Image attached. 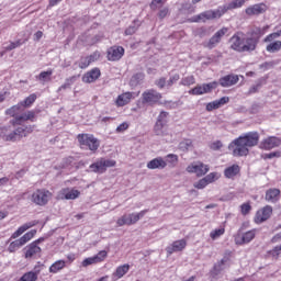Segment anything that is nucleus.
Instances as JSON below:
<instances>
[{
	"label": "nucleus",
	"mask_w": 281,
	"mask_h": 281,
	"mask_svg": "<svg viewBox=\"0 0 281 281\" xmlns=\"http://www.w3.org/2000/svg\"><path fill=\"white\" fill-rule=\"evenodd\" d=\"M245 45V34L237 33L231 38V47L235 52H243V47Z\"/></svg>",
	"instance_id": "2eb2a0df"
},
{
	"label": "nucleus",
	"mask_w": 281,
	"mask_h": 281,
	"mask_svg": "<svg viewBox=\"0 0 281 281\" xmlns=\"http://www.w3.org/2000/svg\"><path fill=\"white\" fill-rule=\"evenodd\" d=\"M245 12L248 16H258V14H263V12H267V4L257 3L254 5H250L246 8Z\"/></svg>",
	"instance_id": "6ab92c4d"
},
{
	"label": "nucleus",
	"mask_w": 281,
	"mask_h": 281,
	"mask_svg": "<svg viewBox=\"0 0 281 281\" xmlns=\"http://www.w3.org/2000/svg\"><path fill=\"white\" fill-rule=\"evenodd\" d=\"M82 267H90V265H97L94 257H89L86 258L82 262H81Z\"/></svg>",
	"instance_id": "bf43d9fd"
},
{
	"label": "nucleus",
	"mask_w": 281,
	"mask_h": 281,
	"mask_svg": "<svg viewBox=\"0 0 281 281\" xmlns=\"http://www.w3.org/2000/svg\"><path fill=\"white\" fill-rule=\"evenodd\" d=\"M258 142H260V134L258 132H248L234 139L228 148L233 150L234 157H245L249 155V148L258 146Z\"/></svg>",
	"instance_id": "f257e3e1"
},
{
	"label": "nucleus",
	"mask_w": 281,
	"mask_h": 281,
	"mask_svg": "<svg viewBox=\"0 0 281 281\" xmlns=\"http://www.w3.org/2000/svg\"><path fill=\"white\" fill-rule=\"evenodd\" d=\"M34 112L29 111L26 113H23L15 117V124H21V122H27L30 120L31 122H34Z\"/></svg>",
	"instance_id": "72a5a7b5"
},
{
	"label": "nucleus",
	"mask_w": 281,
	"mask_h": 281,
	"mask_svg": "<svg viewBox=\"0 0 281 281\" xmlns=\"http://www.w3.org/2000/svg\"><path fill=\"white\" fill-rule=\"evenodd\" d=\"M224 234H225V227L222 226V227L213 229L210 233V238H211V240H218V238H221V236H223Z\"/></svg>",
	"instance_id": "4c0bfd02"
},
{
	"label": "nucleus",
	"mask_w": 281,
	"mask_h": 281,
	"mask_svg": "<svg viewBox=\"0 0 281 281\" xmlns=\"http://www.w3.org/2000/svg\"><path fill=\"white\" fill-rule=\"evenodd\" d=\"M202 87L204 89V93H211L214 91V89H216V87H218V82L212 81L210 83H203Z\"/></svg>",
	"instance_id": "de8ad7c7"
},
{
	"label": "nucleus",
	"mask_w": 281,
	"mask_h": 281,
	"mask_svg": "<svg viewBox=\"0 0 281 281\" xmlns=\"http://www.w3.org/2000/svg\"><path fill=\"white\" fill-rule=\"evenodd\" d=\"M238 172H240V167L238 165H232L224 170V176L226 179H234Z\"/></svg>",
	"instance_id": "2f4dec72"
},
{
	"label": "nucleus",
	"mask_w": 281,
	"mask_h": 281,
	"mask_svg": "<svg viewBox=\"0 0 281 281\" xmlns=\"http://www.w3.org/2000/svg\"><path fill=\"white\" fill-rule=\"evenodd\" d=\"M168 166V162L164 157H157L147 162L148 170H164Z\"/></svg>",
	"instance_id": "412c9836"
},
{
	"label": "nucleus",
	"mask_w": 281,
	"mask_h": 281,
	"mask_svg": "<svg viewBox=\"0 0 281 281\" xmlns=\"http://www.w3.org/2000/svg\"><path fill=\"white\" fill-rule=\"evenodd\" d=\"M187 172L196 175V177H205V173L210 172V166L201 161H195L187 167Z\"/></svg>",
	"instance_id": "9b49d317"
},
{
	"label": "nucleus",
	"mask_w": 281,
	"mask_h": 281,
	"mask_svg": "<svg viewBox=\"0 0 281 281\" xmlns=\"http://www.w3.org/2000/svg\"><path fill=\"white\" fill-rule=\"evenodd\" d=\"M165 126L166 125H164V123L156 122L155 127H154L155 134L156 135H165V132H164Z\"/></svg>",
	"instance_id": "864d4df0"
},
{
	"label": "nucleus",
	"mask_w": 281,
	"mask_h": 281,
	"mask_svg": "<svg viewBox=\"0 0 281 281\" xmlns=\"http://www.w3.org/2000/svg\"><path fill=\"white\" fill-rule=\"evenodd\" d=\"M281 144V139L276 136H269L266 139L261 140L259 148L262 150H273L278 148Z\"/></svg>",
	"instance_id": "4468645a"
},
{
	"label": "nucleus",
	"mask_w": 281,
	"mask_h": 281,
	"mask_svg": "<svg viewBox=\"0 0 281 281\" xmlns=\"http://www.w3.org/2000/svg\"><path fill=\"white\" fill-rule=\"evenodd\" d=\"M135 32H137V26L131 25L130 27H127L125 30V36H133V34H135Z\"/></svg>",
	"instance_id": "e2e57ef3"
},
{
	"label": "nucleus",
	"mask_w": 281,
	"mask_h": 281,
	"mask_svg": "<svg viewBox=\"0 0 281 281\" xmlns=\"http://www.w3.org/2000/svg\"><path fill=\"white\" fill-rule=\"evenodd\" d=\"M221 179L220 172H211L204 177V180H206V183L210 186V183H214Z\"/></svg>",
	"instance_id": "58836bf2"
},
{
	"label": "nucleus",
	"mask_w": 281,
	"mask_h": 281,
	"mask_svg": "<svg viewBox=\"0 0 281 281\" xmlns=\"http://www.w3.org/2000/svg\"><path fill=\"white\" fill-rule=\"evenodd\" d=\"M258 45V40L254 37H244V47L241 52H254Z\"/></svg>",
	"instance_id": "bb28decb"
},
{
	"label": "nucleus",
	"mask_w": 281,
	"mask_h": 281,
	"mask_svg": "<svg viewBox=\"0 0 281 281\" xmlns=\"http://www.w3.org/2000/svg\"><path fill=\"white\" fill-rule=\"evenodd\" d=\"M280 200V189H269L266 192V201L269 203H278Z\"/></svg>",
	"instance_id": "c756f323"
},
{
	"label": "nucleus",
	"mask_w": 281,
	"mask_h": 281,
	"mask_svg": "<svg viewBox=\"0 0 281 281\" xmlns=\"http://www.w3.org/2000/svg\"><path fill=\"white\" fill-rule=\"evenodd\" d=\"M240 210H241V214L244 216H247V214H249V212H251V205L249 203H244V204H241Z\"/></svg>",
	"instance_id": "4d7b16f0"
},
{
	"label": "nucleus",
	"mask_w": 281,
	"mask_h": 281,
	"mask_svg": "<svg viewBox=\"0 0 281 281\" xmlns=\"http://www.w3.org/2000/svg\"><path fill=\"white\" fill-rule=\"evenodd\" d=\"M229 102V97H222L218 100L210 102L206 104V111H214L216 109H221V106H225Z\"/></svg>",
	"instance_id": "a878e982"
},
{
	"label": "nucleus",
	"mask_w": 281,
	"mask_h": 281,
	"mask_svg": "<svg viewBox=\"0 0 281 281\" xmlns=\"http://www.w3.org/2000/svg\"><path fill=\"white\" fill-rule=\"evenodd\" d=\"M254 238H256V229L248 231L243 235H237L235 237V243L236 245H247L251 243Z\"/></svg>",
	"instance_id": "a211bd4d"
},
{
	"label": "nucleus",
	"mask_w": 281,
	"mask_h": 281,
	"mask_svg": "<svg viewBox=\"0 0 281 281\" xmlns=\"http://www.w3.org/2000/svg\"><path fill=\"white\" fill-rule=\"evenodd\" d=\"M100 76H101L100 68H93L83 75L82 81L87 83L95 82V80H98Z\"/></svg>",
	"instance_id": "393cba45"
},
{
	"label": "nucleus",
	"mask_w": 281,
	"mask_h": 281,
	"mask_svg": "<svg viewBox=\"0 0 281 281\" xmlns=\"http://www.w3.org/2000/svg\"><path fill=\"white\" fill-rule=\"evenodd\" d=\"M36 93H32L30 94L25 100H23L22 102H20V104H22V109L23 106H30L32 105L33 103L36 102Z\"/></svg>",
	"instance_id": "49530a36"
},
{
	"label": "nucleus",
	"mask_w": 281,
	"mask_h": 281,
	"mask_svg": "<svg viewBox=\"0 0 281 281\" xmlns=\"http://www.w3.org/2000/svg\"><path fill=\"white\" fill-rule=\"evenodd\" d=\"M76 82V77H70L65 80V82L57 89V92L65 91V89H71V85Z\"/></svg>",
	"instance_id": "a19ab883"
},
{
	"label": "nucleus",
	"mask_w": 281,
	"mask_h": 281,
	"mask_svg": "<svg viewBox=\"0 0 281 281\" xmlns=\"http://www.w3.org/2000/svg\"><path fill=\"white\" fill-rule=\"evenodd\" d=\"M180 150H190L192 148V140L191 139H184L179 144Z\"/></svg>",
	"instance_id": "603ef678"
},
{
	"label": "nucleus",
	"mask_w": 281,
	"mask_h": 281,
	"mask_svg": "<svg viewBox=\"0 0 281 281\" xmlns=\"http://www.w3.org/2000/svg\"><path fill=\"white\" fill-rule=\"evenodd\" d=\"M181 77L179 76V74H175L172 75L169 80L167 81V87H172V85H175V82H178V80L180 79Z\"/></svg>",
	"instance_id": "13d9d810"
},
{
	"label": "nucleus",
	"mask_w": 281,
	"mask_h": 281,
	"mask_svg": "<svg viewBox=\"0 0 281 281\" xmlns=\"http://www.w3.org/2000/svg\"><path fill=\"white\" fill-rule=\"evenodd\" d=\"M128 128V123L124 122L116 127V133H124Z\"/></svg>",
	"instance_id": "0e129e2a"
},
{
	"label": "nucleus",
	"mask_w": 281,
	"mask_h": 281,
	"mask_svg": "<svg viewBox=\"0 0 281 281\" xmlns=\"http://www.w3.org/2000/svg\"><path fill=\"white\" fill-rule=\"evenodd\" d=\"M260 87H262V83H257L252 87H250L248 93L251 94V93H258V91L260 90Z\"/></svg>",
	"instance_id": "69168bd1"
},
{
	"label": "nucleus",
	"mask_w": 281,
	"mask_h": 281,
	"mask_svg": "<svg viewBox=\"0 0 281 281\" xmlns=\"http://www.w3.org/2000/svg\"><path fill=\"white\" fill-rule=\"evenodd\" d=\"M224 265H229V255L223 257V259L214 266V271H223Z\"/></svg>",
	"instance_id": "79ce46f5"
},
{
	"label": "nucleus",
	"mask_w": 281,
	"mask_h": 281,
	"mask_svg": "<svg viewBox=\"0 0 281 281\" xmlns=\"http://www.w3.org/2000/svg\"><path fill=\"white\" fill-rule=\"evenodd\" d=\"M228 32L227 27H222L221 30H218L206 43L205 47H207L209 49H214V47H216V45H218L221 43V38H223Z\"/></svg>",
	"instance_id": "ddd939ff"
},
{
	"label": "nucleus",
	"mask_w": 281,
	"mask_h": 281,
	"mask_svg": "<svg viewBox=\"0 0 281 281\" xmlns=\"http://www.w3.org/2000/svg\"><path fill=\"white\" fill-rule=\"evenodd\" d=\"M190 95H203L205 94V90L203 88V85L196 86L193 89L189 91Z\"/></svg>",
	"instance_id": "09e8293b"
},
{
	"label": "nucleus",
	"mask_w": 281,
	"mask_h": 281,
	"mask_svg": "<svg viewBox=\"0 0 281 281\" xmlns=\"http://www.w3.org/2000/svg\"><path fill=\"white\" fill-rule=\"evenodd\" d=\"M21 41L10 42V44H4L3 48L5 52H12V49H16V47H21Z\"/></svg>",
	"instance_id": "8fccbe9b"
},
{
	"label": "nucleus",
	"mask_w": 281,
	"mask_h": 281,
	"mask_svg": "<svg viewBox=\"0 0 281 281\" xmlns=\"http://www.w3.org/2000/svg\"><path fill=\"white\" fill-rule=\"evenodd\" d=\"M196 83V79L194 78L193 75L183 77L180 81V85H182V87H192V85Z\"/></svg>",
	"instance_id": "ea45409f"
},
{
	"label": "nucleus",
	"mask_w": 281,
	"mask_h": 281,
	"mask_svg": "<svg viewBox=\"0 0 281 281\" xmlns=\"http://www.w3.org/2000/svg\"><path fill=\"white\" fill-rule=\"evenodd\" d=\"M67 262L65 260H57L49 267V273H58L65 269Z\"/></svg>",
	"instance_id": "473e14b6"
},
{
	"label": "nucleus",
	"mask_w": 281,
	"mask_h": 281,
	"mask_svg": "<svg viewBox=\"0 0 281 281\" xmlns=\"http://www.w3.org/2000/svg\"><path fill=\"white\" fill-rule=\"evenodd\" d=\"M166 158H167V160H166L167 164H169V166L171 168H175V166H177V164L179 162V156H177L175 154H168L166 156Z\"/></svg>",
	"instance_id": "a18cd8bd"
},
{
	"label": "nucleus",
	"mask_w": 281,
	"mask_h": 281,
	"mask_svg": "<svg viewBox=\"0 0 281 281\" xmlns=\"http://www.w3.org/2000/svg\"><path fill=\"white\" fill-rule=\"evenodd\" d=\"M54 74V70L48 69L46 71H42L36 78L40 80V82H49L52 80V75Z\"/></svg>",
	"instance_id": "f704fd0d"
},
{
	"label": "nucleus",
	"mask_w": 281,
	"mask_h": 281,
	"mask_svg": "<svg viewBox=\"0 0 281 281\" xmlns=\"http://www.w3.org/2000/svg\"><path fill=\"white\" fill-rule=\"evenodd\" d=\"M146 214H148V210H143L138 213L125 214L116 221V225H119V227H124V225H135V223L140 221V218H144Z\"/></svg>",
	"instance_id": "423d86ee"
},
{
	"label": "nucleus",
	"mask_w": 281,
	"mask_h": 281,
	"mask_svg": "<svg viewBox=\"0 0 281 281\" xmlns=\"http://www.w3.org/2000/svg\"><path fill=\"white\" fill-rule=\"evenodd\" d=\"M238 75H226L222 78H220V85L221 87L227 88V87H234V85L238 83Z\"/></svg>",
	"instance_id": "5701e85b"
},
{
	"label": "nucleus",
	"mask_w": 281,
	"mask_h": 281,
	"mask_svg": "<svg viewBox=\"0 0 281 281\" xmlns=\"http://www.w3.org/2000/svg\"><path fill=\"white\" fill-rule=\"evenodd\" d=\"M36 280H38V273L34 271L24 273L20 279V281H36Z\"/></svg>",
	"instance_id": "37998d69"
},
{
	"label": "nucleus",
	"mask_w": 281,
	"mask_h": 281,
	"mask_svg": "<svg viewBox=\"0 0 281 281\" xmlns=\"http://www.w3.org/2000/svg\"><path fill=\"white\" fill-rule=\"evenodd\" d=\"M267 30H269V25H266L263 27H257L254 30V34H257L258 36H263Z\"/></svg>",
	"instance_id": "052dcab7"
},
{
	"label": "nucleus",
	"mask_w": 281,
	"mask_h": 281,
	"mask_svg": "<svg viewBox=\"0 0 281 281\" xmlns=\"http://www.w3.org/2000/svg\"><path fill=\"white\" fill-rule=\"evenodd\" d=\"M142 82H144L143 72L135 74L130 80L131 87H137V85H142Z\"/></svg>",
	"instance_id": "e433bc0d"
},
{
	"label": "nucleus",
	"mask_w": 281,
	"mask_h": 281,
	"mask_svg": "<svg viewBox=\"0 0 281 281\" xmlns=\"http://www.w3.org/2000/svg\"><path fill=\"white\" fill-rule=\"evenodd\" d=\"M130 270H131V265H128V263L119 266L116 268V270L112 273V280L113 281L122 280V278H124L125 273H128Z\"/></svg>",
	"instance_id": "b1692460"
},
{
	"label": "nucleus",
	"mask_w": 281,
	"mask_h": 281,
	"mask_svg": "<svg viewBox=\"0 0 281 281\" xmlns=\"http://www.w3.org/2000/svg\"><path fill=\"white\" fill-rule=\"evenodd\" d=\"M271 214H273V207H271V205H266L256 212L254 221L257 225H260L266 221H269Z\"/></svg>",
	"instance_id": "f8f14e48"
},
{
	"label": "nucleus",
	"mask_w": 281,
	"mask_h": 281,
	"mask_svg": "<svg viewBox=\"0 0 281 281\" xmlns=\"http://www.w3.org/2000/svg\"><path fill=\"white\" fill-rule=\"evenodd\" d=\"M32 131H34L32 126H20L15 130L12 125L3 126L0 128V137L4 139V142H16L21 139V137H27Z\"/></svg>",
	"instance_id": "f03ea898"
},
{
	"label": "nucleus",
	"mask_w": 281,
	"mask_h": 281,
	"mask_svg": "<svg viewBox=\"0 0 281 281\" xmlns=\"http://www.w3.org/2000/svg\"><path fill=\"white\" fill-rule=\"evenodd\" d=\"M116 161L113 159L100 158L94 164L90 165L91 172L102 175L106 172V168L115 167Z\"/></svg>",
	"instance_id": "6e6552de"
},
{
	"label": "nucleus",
	"mask_w": 281,
	"mask_h": 281,
	"mask_svg": "<svg viewBox=\"0 0 281 281\" xmlns=\"http://www.w3.org/2000/svg\"><path fill=\"white\" fill-rule=\"evenodd\" d=\"M157 122L160 124H164L166 126V124H168V114L167 112H160V114L158 115Z\"/></svg>",
	"instance_id": "6e6d98bb"
},
{
	"label": "nucleus",
	"mask_w": 281,
	"mask_h": 281,
	"mask_svg": "<svg viewBox=\"0 0 281 281\" xmlns=\"http://www.w3.org/2000/svg\"><path fill=\"white\" fill-rule=\"evenodd\" d=\"M108 256H109V252L106 250H101L93 256L94 262H97V265H99V262H104Z\"/></svg>",
	"instance_id": "c03bdc74"
},
{
	"label": "nucleus",
	"mask_w": 281,
	"mask_h": 281,
	"mask_svg": "<svg viewBox=\"0 0 281 281\" xmlns=\"http://www.w3.org/2000/svg\"><path fill=\"white\" fill-rule=\"evenodd\" d=\"M34 225H36L35 222H27L24 225L20 226L12 235L11 238H19V236H22V234H25V232H27V229H30L31 227H34Z\"/></svg>",
	"instance_id": "7c9ffc66"
},
{
	"label": "nucleus",
	"mask_w": 281,
	"mask_h": 281,
	"mask_svg": "<svg viewBox=\"0 0 281 281\" xmlns=\"http://www.w3.org/2000/svg\"><path fill=\"white\" fill-rule=\"evenodd\" d=\"M245 3H246V0H233L228 4H224L221 7H222V11L225 14L228 10H236L238 8H243Z\"/></svg>",
	"instance_id": "c85d7f7f"
},
{
	"label": "nucleus",
	"mask_w": 281,
	"mask_h": 281,
	"mask_svg": "<svg viewBox=\"0 0 281 281\" xmlns=\"http://www.w3.org/2000/svg\"><path fill=\"white\" fill-rule=\"evenodd\" d=\"M188 246V241L186 239H179L172 243V245L168 246L166 248V251L169 256H172V254L177 251H183L186 247Z\"/></svg>",
	"instance_id": "aec40b11"
},
{
	"label": "nucleus",
	"mask_w": 281,
	"mask_h": 281,
	"mask_svg": "<svg viewBox=\"0 0 281 281\" xmlns=\"http://www.w3.org/2000/svg\"><path fill=\"white\" fill-rule=\"evenodd\" d=\"M52 200V192L45 189H38L34 191L31 195L32 203H35V205H47L49 201Z\"/></svg>",
	"instance_id": "0eeeda50"
},
{
	"label": "nucleus",
	"mask_w": 281,
	"mask_h": 281,
	"mask_svg": "<svg viewBox=\"0 0 281 281\" xmlns=\"http://www.w3.org/2000/svg\"><path fill=\"white\" fill-rule=\"evenodd\" d=\"M89 65H91V61L89 59V57H81L79 60V67L80 69H87V67H89Z\"/></svg>",
	"instance_id": "5fc2aeb1"
},
{
	"label": "nucleus",
	"mask_w": 281,
	"mask_h": 281,
	"mask_svg": "<svg viewBox=\"0 0 281 281\" xmlns=\"http://www.w3.org/2000/svg\"><path fill=\"white\" fill-rule=\"evenodd\" d=\"M224 11L222 7H218L216 10H207L198 15L190 18L189 23H205V21H212V19H221L223 16Z\"/></svg>",
	"instance_id": "7ed1b4c3"
},
{
	"label": "nucleus",
	"mask_w": 281,
	"mask_h": 281,
	"mask_svg": "<svg viewBox=\"0 0 281 281\" xmlns=\"http://www.w3.org/2000/svg\"><path fill=\"white\" fill-rule=\"evenodd\" d=\"M131 100H135V92H124L116 98L115 104L116 106H126Z\"/></svg>",
	"instance_id": "4be33fe9"
},
{
	"label": "nucleus",
	"mask_w": 281,
	"mask_h": 281,
	"mask_svg": "<svg viewBox=\"0 0 281 281\" xmlns=\"http://www.w3.org/2000/svg\"><path fill=\"white\" fill-rule=\"evenodd\" d=\"M90 64L95 63V60L100 59V54L98 52H94L92 55L88 56Z\"/></svg>",
	"instance_id": "338daca9"
},
{
	"label": "nucleus",
	"mask_w": 281,
	"mask_h": 281,
	"mask_svg": "<svg viewBox=\"0 0 281 281\" xmlns=\"http://www.w3.org/2000/svg\"><path fill=\"white\" fill-rule=\"evenodd\" d=\"M122 56H124V47L122 46H112L108 49V60L112 63L122 59Z\"/></svg>",
	"instance_id": "f3484780"
},
{
	"label": "nucleus",
	"mask_w": 281,
	"mask_h": 281,
	"mask_svg": "<svg viewBox=\"0 0 281 281\" xmlns=\"http://www.w3.org/2000/svg\"><path fill=\"white\" fill-rule=\"evenodd\" d=\"M25 249V258H34V256H38V254H41V247H38L37 241L30 244Z\"/></svg>",
	"instance_id": "cd10ccee"
},
{
	"label": "nucleus",
	"mask_w": 281,
	"mask_h": 281,
	"mask_svg": "<svg viewBox=\"0 0 281 281\" xmlns=\"http://www.w3.org/2000/svg\"><path fill=\"white\" fill-rule=\"evenodd\" d=\"M21 111H23V106L21 103H18L16 105H13L10 109L5 110V115H10V117H14L19 115Z\"/></svg>",
	"instance_id": "c9c22d12"
},
{
	"label": "nucleus",
	"mask_w": 281,
	"mask_h": 281,
	"mask_svg": "<svg viewBox=\"0 0 281 281\" xmlns=\"http://www.w3.org/2000/svg\"><path fill=\"white\" fill-rule=\"evenodd\" d=\"M210 148L211 150H221V148H223V143H221V140L213 142L210 145Z\"/></svg>",
	"instance_id": "680f3d73"
},
{
	"label": "nucleus",
	"mask_w": 281,
	"mask_h": 281,
	"mask_svg": "<svg viewBox=\"0 0 281 281\" xmlns=\"http://www.w3.org/2000/svg\"><path fill=\"white\" fill-rule=\"evenodd\" d=\"M207 181L205 180V178L200 179L198 182L193 183V188H195L196 190H205V188H207Z\"/></svg>",
	"instance_id": "3c124183"
},
{
	"label": "nucleus",
	"mask_w": 281,
	"mask_h": 281,
	"mask_svg": "<svg viewBox=\"0 0 281 281\" xmlns=\"http://www.w3.org/2000/svg\"><path fill=\"white\" fill-rule=\"evenodd\" d=\"M280 36L281 30L270 33L265 37L263 43H269L266 46V52H268V54H278V52L281 50V41H276V38H280Z\"/></svg>",
	"instance_id": "39448f33"
},
{
	"label": "nucleus",
	"mask_w": 281,
	"mask_h": 281,
	"mask_svg": "<svg viewBox=\"0 0 281 281\" xmlns=\"http://www.w3.org/2000/svg\"><path fill=\"white\" fill-rule=\"evenodd\" d=\"M159 19H166L168 16V8H162L158 13Z\"/></svg>",
	"instance_id": "774afa93"
},
{
	"label": "nucleus",
	"mask_w": 281,
	"mask_h": 281,
	"mask_svg": "<svg viewBox=\"0 0 281 281\" xmlns=\"http://www.w3.org/2000/svg\"><path fill=\"white\" fill-rule=\"evenodd\" d=\"M34 236H36V229H32L27 232L21 238L12 241L8 247V251H10V254H14V251H19V249H21L23 245H26V243H30V239L33 238Z\"/></svg>",
	"instance_id": "1a4fd4ad"
},
{
	"label": "nucleus",
	"mask_w": 281,
	"mask_h": 281,
	"mask_svg": "<svg viewBox=\"0 0 281 281\" xmlns=\"http://www.w3.org/2000/svg\"><path fill=\"white\" fill-rule=\"evenodd\" d=\"M77 139L80 144V147L85 150H91V153H95V150L100 148V140L92 134H79Z\"/></svg>",
	"instance_id": "20e7f679"
},
{
	"label": "nucleus",
	"mask_w": 281,
	"mask_h": 281,
	"mask_svg": "<svg viewBox=\"0 0 281 281\" xmlns=\"http://www.w3.org/2000/svg\"><path fill=\"white\" fill-rule=\"evenodd\" d=\"M159 100H161V93L154 89L146 90L142 94V102L147 106H153L154 104H157Z\"/></svg>",
	"instance_id": "9d476101"
},
{
	"label": "nucleus",
	"mask_w": 281,
	"mask_h": 281,
	"mask_svg": "<svg viewBox=\"0 0 281 281\" xmlns=\"http://www.w3.org/2000/svg\"><path fill=\"white\" fill-rule=\"evenodd\" d=\"M58 196L59 199H63L66 201H75V199H78V196H80V192L74 188H65L59 191Z\"/></svg>",
	"instance_id": "dca6fc26"
}]
</instances>
